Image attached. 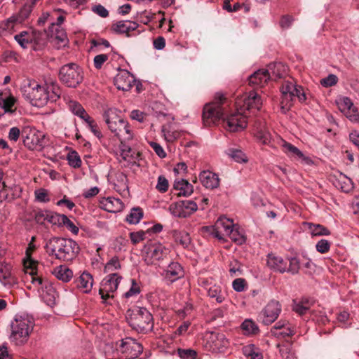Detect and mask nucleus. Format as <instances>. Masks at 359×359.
<instances>
[{
  "instance_id": "obj_1",
  "label": "nucleus",
  "mask_w": 359,
  "mask_h": 359,
  "mask_svg": "<svg viewBox=\"0 0 359 359\" xmlns=\"http://www.w3.org/2000/svg\"><path fill=\"white\" fill-rule=\"evenodd\" d=\"M23 96L36 107L45 106L49 101L55 102L61 95V90L55 83L39 84L35 81H28L22 88Z\"/></svg>"
},
{
  "instance_id": "obj_2",
  "label": "nucleus",
  "mask_w": 359,
  "mask_h": 359,
  "mask_svg": "<svg viewBox=\"0 0 359 359\" xmlns=\"http://www.w3.org/2000/svg\"><path fill=\"white\" fill-rule=\"evenodd\" d=\"M47 252L56 259L69 261L75 257L78 252L77 243L72 240L64 238H52L46 245Z\"/></svg>"
},
{
  "instance_id": "obj_3",
  "label": "nucleus",
  "mask_w": 359,
  "mask_h": 359,
  "mask_svg": "<svg viewBox=\"0 0 359 359\" xmlns=\"http://www.w3.org/2000/svg\"><path fill=\"white\" fill-rule=\"evenodd\" d=\"M11 326L10 339L15 345L20 346L27 341L33 330L34 322L28 315H16Z\"/></svg>"
},
{
  "instance_id": "obj_4",
  "label": "nucleus",
  "mask_w": 359,
  "mask_h": 359,
  "mask_svg": "<svg viewBox=\"0 0 359 359\" xmlns=\"http://www.w3.org/2000/svg\"><path fill=\"white\" fill-rule=\"evenodd\" d=\"M104 118L109 130L121 140H130L133 134L128 123L122 118L115 109H109L104 113Z\"/></svg>"
},
{
  "instance_id": "obj_5",
  "label": "nucleus",
  "mask_w": 359,
  "mask_h": 359,
  "mask_svg": "<svg viewBox=\"0 0 359 359\" xmlns=\"http://www.w3.org/2000/svg\"><path fill=\"white\" fill-rule=\"evenodd\" d=\"M227 100L222 93H217L212 102L206 104L203 107V121L206 126L215 124L224 118Z\"/></svg>"
},
{
  "instance_id": "obj_6",
  "label": "nucleus",
  "mask_w": 359,
  "mask_h": 359,
  "mask_svg": "<svg viewBox=\"0 0 359 359\" xmlns=\"http://www.w3.org/2000/svg\"><path fill=\"white\" fill-rule=\"evenodd\" d=\"M280 109L284 114L288 111L292 106L294 97H297L301 102L306 100V94L302 87L294 85L292 81H284L280 88Z\"/></svg>"
},
{
  "instance_id": "obj_7",
  "label": "nucleus",
  "mask_w": 359,
  "mask_h": 359,
  "mask_svg": "<svg viewBox=\"0 0 359 359\" xmlns=\"http://www.w3.org/2000/svg\"><path fill=\"white\" fill-rule=\"evenodd\" d=\"M22 137L24 145L29 150L40 151L50 144L48 137L34 128H25L22 130Z\"/></svg>"
},
{
  "instance_id": "obj_8",
  "label": "nucleus",
  "mask_w": 359,
  "mask_h": 359,
  "mask_svg": "<svg viewBox=\"0 0 359 359\" xmlns=\"http://www.w3.org/2000/svg\"><path fill=\"white\" fill-rule=\"evenodd\" d=\"M128 323L137 332H145L153 327L152 315L146 308L136 307L132 310Z\"/></svg>"
},
{
  "instance_id": "obj_9",
  "label": "nucleus",
  "mask_w": 359,
  "mask_h": 359,
  "mask_svg": "<svg viewBox=\"0 0 359 359\" xmlns=\"http://www.w3.org/2000/svg\"><path fill=\"white\" fill-rule=\"evenodd\" d=\"M59 79L67 86L76 88L83 81V72L76 64L69 63L60 69Z\"/></svg>"
},
{
  "instance_id": "obj_10",
  "label": "nucleus",
  "mask_w": 359,
  "mask_h": 359,
  "mask_svg": "<svg viewBox=\"0 0 359 359\" xmlns=\"http://www.w3.org/2000/svg\"><path fill=\"white\" fill-rule=\"evenodd\" d=\"M234 224L232 219L226 217H220L215 222V225L210 227H205V229L211 235L217 238L219 241H225V237L231 233Z\"/></svg>"
},
{
  "instance_id": "obj_11",
  "label": "nucleus",
  "mask_w": 359,
  "mask_h": 359,
  "mask_svg": "<svg viewBox=\"0 0 359 359\" xmlns=\"http://www.w3.org/2000/svg\"><path fill=\"white\" fill-rule=\"evenodd\" d=\"M168 210L174 217L185 218L194 213L198 210V205L191 200H184L170 204Z\"/></svg>"
},
{
  "instance_id": "obj_12",
  "label": "nucleus",
  "mask_w": 359,
  "mask_h": 359,
  "mask_svg": "<svg viewBox=\"0 0 359 359\" xmlns=\"http://www.w3.org/2000/svg\"><path fill=\"white\" fill-rule=\"evenodd\" d=\"M262 102L260 97L256 92L251 91L249 93L244 94L236 100V105L241 111L246 114L245 111L257 110L259 111L262 107Z\"/></svg>"
},
{
  "instance_id": "obj_13",
  "label": "nucleus",
  "mask_w": 359,
  "mask_h": 359,
  "mask_svg": "<svg viewBox=\"0 0 359 359\" xmlns=\"http://www.w3.org/2000/svg\"><path fill=\"white\" fill-rule=\"evenodd\" d=\"M35 245L29 243L26 250V259H24V266L25 273L29 277V280L32 284L41 285L42 278L37 275L36 267L38 262L31 258V254L34 250Z\"/></svg>"
},
{
  "instance_id": "obj_14",
  "label": "nucleus",
  "mask_w": 359,
  "mask_h": 359,
  "mask_svg": "<svg viewBox=\"0 0 359 359\" xmlns=\"http://www.w3.org/2000/svg\"><path fill=\"white\" fill-rule=\"evenodd\" d=\"M169 253V248L161 243H155L147 247L144 261L147 265L155 264L156 262L166 258Z\"/></svg>"
},
{
  "instance_id": "obj_15",
  "label": "nucleus",
  "mask_w": 359,
  "mask_h": 359,
  "mask_svg": "<svg viewBox=\"0 0 359 359\" xmlns=\"http://www.w3.org/2000/svg\"><path fill=\"white\" fill-rule=\"evenodd\" d=\"M118 351L126 359H135L142 353L143 347L141 344L137 342L134 339L126 337L121 341Z\"/></svg>"
},
{
  "instance_id": "obj_16",
  "label": "nucleus",
  "mask_w": 359,
  "mask_h": 359,
  "mask_svg": "<svg viewBox=\"0 0 359 359\" xmlns=\"http://www.w3.org/2000/svg\"><path fill=\"white\" fill-rule=\"evenodd\" d=\"M247 114L238 108L237 111L228 116L224 121L226 123V128L230 132H238L245 129L247 126Z\"/></svg>"
},
{
  "instance_id": "obj_17",
  "label": "nucleus",
  "mask_w": 359,
  "mask_h": 359,
  "mask_svg": "<svg viewBox=\"0 0 359 359\" xmlns=\"http://www.w3.org/2000/svg\"><path fill=\"white\" fill-rule=\"evenodd\" d=\"M121 278V276L116 273H112L104 278L100 289V294L102 299H107L113 297V294L117 290Z\"/></svg>"
},
{
  "instance_id": "obj_18",
  "label": "nucleus",
  "mask_w": 359,
  "mask_h": 359,
  "mask_svg": "<svg viewBox=\"0 0 359 359\" xmlns=\"http://www.w3.org/2000/svg\"><path fill=\"white\" fill-rule=\"evenodd\" d=\"M205 347L212 352H223L229 341L222 333L210 332L205 336Z\"/></svg>"
},
{
  "instance_id": "obj_19",
  "label": "nucleus",
  "mask_w": 359,
  "mask_h": 359,
  "mask_svg": "<svg viewBox=\"0 0 359 359\" xmlns=\"http://www.w3.org/2000/svg\"><path fill=\"white\" fill-rule=\"evenodd\" d=\"M281 312V305L276 300L270 301L261 313L262 322L265 325L273 323Z\"/></svg>"
},
{
  "instance_id": "obj_20",
  "label": "nucleus",
  "mask_w": 359,
  "mask_h": 359,
  "mask_svg": "<svg viewBox=\"0 0 359 359\" xmlns=\"http://www.w3.org/2000/svg\"><path fill=\"white\" fill-rule=\"evenodd\" d=\"M278 144L282 148L284 153L290 157L301 160L302 162L309 164L311 162L310 158L306 156L297 147L285 140L278 138Z\"/></svg>"
},
{
  "instance_id": "obj_21",
  "label": "nucleus",
  "mask_w": 359,
  "mask_h": 359,
  "mask_svg": "<svg viewBox=\"0 0 359 359\" xmlns=\"http://www.w3.org/2000/svg\"><path fill=\"white\" fill-rule=\"evenodd\" d=\"M43 283L41 285L34 284L37 287L38 290H41V295L44 302L49 306L55 304L57 293L52 284L47 281H44L42 278Z\"/></svg>"
},
{
  "instance_id": "obj_22",
  "label": "nucleus",
  "mask_w": 359,
  "mask_h": 359,
  "mask_svg": "<svg viewBox=\"0 0 359 359\" xmlns=\"http://www.w3.org/2000/svg\"><path fill=\"white\" fill-rule=\"evenodd\" d=\"M253 133L255 137L263 144H270L271 134L269 132L266 122L264 120L257 119L254 124Z\"/></svg>"
},
{
  "instance_id": "obj_23",
  "label": "nucleus",
  "mask_w": 359,
  "mask_h": 359,
  "mask_svg": "<svg viewBox=\"0 0 359 359\" xmlns=\"http://www.w3.org/2000/svg\"><path fill=\"white\" fill-rule=\"evenodd\" d=\"M134 81L133 76L127 70L120 71L114 78V85L123 91L129 90Z\"/></svg>"
},
{
  "instance_id": "obj_24",
  "label": "nucleus",
  "mask_w": 359,
  "mask_h": 359,
  "mask_svg": "<svg viewBox=\"0 0 359 359\" xmlns=\"http://www.w3.org/2000/svg\"><path fill=\"white\" fill-rule=\"evenodd\" d=\"M266 264L271 270L276 272L283 273L287 269V260L273 253L267 255Z\"/></svg>"
},
{
  "instance_id": "obj_25",
  "label": "nucleus",
  "mask_w": 359,
  "mask_h": 359,
  "mask_svg": "<svg viewBox=\"0 0 359 359\" xmlns=\"http://www.w3.org/2000/svg\"><path fill=\"white\" fill-rule=\"evenodd\" d=\"M16 99L11 95L0 93V118L5 114H13L15 111Z\"/></svg>"
},
{
  "instance_id": "obj_26",
  "label": "nucleus",
  "mask_w": 359,
  "mask_h": 359,
  "mask_svg": "<svg viewBox=\"0 0 359 359\" xmlns=\"http://www.w3.org/2000/svg\"><path fill=\"white\" fill-rule=\"evenodd\" d=\"M100 207L109 212H118L123 209L124 204L119 198L107 197L100 200Z\"/></svg>"
},
{
  "instance_id": "obj_27",
  "label": "nucleus",
  "mask_w": 359,
  "mask_h": 359,
  "mask_svg": "<svg viewBox=\"0 0 359 359\" xmlns=\"http://www.w3.org/2000/svg\"><path fill=\"white\" fill-rule=\"evenodd\" d=\"M199 180L207 189H214L219 185V178L218 175L210 170H204L199 175Z\"/></svg>"
},
{
  "instance_id": "obj_28",
  "label": "nucleus",
  "mask_w": 359,
  "mask_h": 359,
  "mask_svg": "<svg viewBox=\"0 0 359 359\" xmlns=\"http://www.w3.org/2000/svg\"><path fill=\"white\" fill-rule=\"evenodd\" d=\"M271 79V76L264 69H259L249 77V83L252 86L262 88Z\"/></svg>"
},
{
  "instance_id": "obj_29",
  "label": "nucleus",
  "mask_w": 359,
  "mask_h": 359,
  "mask_svg": "<svg viewBox=\"0 0 359 359\" xmlns=\"http://www.w3.org/2000/svg\"><path fill=\"white\" fill-rule=\"evenodd\" d=\"M183 274L182 268L177 262H171L163 273L165 278L170 282L178 280L183 276Z\"/></svg>"
},
{
  "instance_id": "obj_30",
  "label": "nucleus",
  "mask_w": 359,
  "mask_h": 359,
  "mask_svg": "<svg viewBox=\"0 0 359 359\" xmlns=\"http://www.w3.org/2000/svg\"><path fill=\"white\" fill-rule=\"evenodd\" d=\"M138 27V24L133 21L122 20L114 23L111 26L113 32L118 34H128L135 31Z\"/></svg>"
},
{
  "instance_id": "obj_31",
  "label": "nucleus",
  "mask_w": 359,
  "mask_h": 359,
  "mask_svg": "<svg viewBox=\"0 0 359 359\" xmlns=\"http://www.w3.org/2000/svg\"><path fill=\"white\" fill-rule=\"evenodd\" d=\"M266 70L271 76V79H278L283 78L287 72V67L282 62L270 64Z\"/></svg>"
},
{
  "instance_id": "obj_32",
  "label": "nucleus",
  "mask_w": 359,
  "mask_h": 359,
  "mask_svg": "<svg viewBox=\"0 0 359 359\" xmlns=\"http://www.w3.org/2000/svg\"><path fill=\"white\" fill-rule=\"evenodd\" d=\"M21 188L17 185L8 186L0 189V199L1 201H11L20 196Z\"/></svg>"
},
{
  "instance_id": "obj_33",
  "label": "nucleus",
  "mask_w": 359,
  "mask_h": 359,
  "mask_svg": "<svg viewBox=\"0 0 359 359\" xmlns=\"http://www.w3.org/2000/svg\"><path fill=\"white\" fill-rule=\"evenodd\" d=\"M120 156L123 161H126L128 165H134L139 161L140 154L130 147L123 144L121 147Z\"/></svg>"
},
{
  "instance_id": "obj_34",
  "label": "nucleus",
  "mask_w": 359,
  "mask_h": 359,
  "mask_svg": "<svg viewBox=\"0 0 359 359\" xmlns=\"http://www.w3.org/2000/svg\"><path fill=\"white\" fill-rule=\"evenodd\" d=\"M76 287L84 293L89 292L93 284V276L87 272H83L76 280Z\"/></svg>"
},
{
  "instance_id": "obj_35",
  "label": "nucleus",
  "mask_w": 359,
  "mask_h": 359,
  "mask_svg": "<svg viewBox=\"0 0 359 359\" xmlns=\"http://www.w3.org/2000/svg\"><path fill=\"white\" fill-rule=\"evenodd\" d=\"M202 284L207 290L208 294L210 298H215L218 303H222L224 300V293L219 285H213L209 286L206 280H202Z\"/></svg>"
},
{
  "instance_id": "obj_36",
  "label": "nucleus",
  "mask_w": 359,
  "mask_h": 359,
  "mask_svg": "<svg viewBox=\"0 0 359 359\" xmlns=\"http://www.w3.org/2000/svg\"><path fill=\"white\" fill-rule=\"evenodd\" d=\"M304 227L308 229L312 236H323L330 235V231L321 224L304 222Z\"/></svg>"
},
{
  "instance_id": "obj_37",
  "label": "nucleus",
  "mask_w": 359,
  "mask_h": 359,
  "mask_svg": "<svg viewBox=\"0 0 359 359\" xmlns=\"http://www.w3.org/2000/svg\"><path fill=\"white\" fill-rule=\"evenodd\" d=\"M52 273L63 282H69L73 277V272L65 265H60L53 269Z\"/></svg>"
},
{
  "instance_id": "obj_38",
  "label": "nucleus",
  "mask_w": 359,
  "mask_h": 359,
  "mask_svg": "<svg viewBox=\"0 0 359 359\" xmlns=\"http://www.w3.org/2000/svg\"><path fill=\"white\" fill-rule=\"evenodd\" d=\"M113 184L116 191L119 193L127 191L128 189L127 176L122 172L115 173Z\"/></svg>"
},
{
  "instance_id": "obj_39",
  "label": "nucleus",
  "mask_w": 359,
  "mask_h": 359,
  "mask_svg": "<svg viewBox=\"0 0 359 359\" xmlns=\"http://www.w3.org/2000/svg\"><path fill=\"white\" fill-rule=\"evenodd\" d=\"M173 187L175 190L179 191V193H177L179 196H189L194 191L193 186L184 180L175 181Z\"/></svg>"
},
{
  "instance_id": "obj_40",
  "label": "nucleus",
  "mask_w": 359,
  "mask_h": 359,
  "mask_svg": "<svg viewBox=\"0 0 359 359\" xmlns=\"http://www.w3.org/2000/svg\"><path fill=\"white\" fill-rule=\"evenodd\" d=\"M228 236L232 241L238 245H242L245 242V236L243 230L235 224L231 229V233H229Z\"/></svg>"
},
{
  "instance_id": "obj_41",
  "label": "nucleus",
  "mask_w": 359,
  "mask_h": 359,
  "mask_svg": "<svg viewBox=\"0 0 359 359\" xmlns=\"http://www.w3.org/2000/svg\"><path fill=\"white\" fill-rule=\"evenodd\" d=\"M173 237L175 241L184 248H188L191 243L190 236L186 231H174Z\"/></svg>"
},
{
  "instance_id": "obj_42",
  "label": "nucleus",
  "mask_w": 359,
  "mask_h": 359,
  "mask_svg": "<svg viewBox=\"0 0 359 359\" xmlns=\"http://www.w3.org/2000/svg\"><path fill=\"white\" fill-rule=\"evenodd\" d=\"M243 332L245 335L256 334L259 332L257 324L250 319L245 320L241 325Z\"/></svg>"
},
{
  "instance_id": "obj_43",
  "label": "nucleus",
  "mask_w": 359,
  "mask_h": 359,
  "mask_svg": "<svg viewBox=\"0 0 359 359\" xmlns=\"http://www.w3.org/2000/svg\"><path fill=\"white\" fill-rule=\"evenodd\" d=\"M15 41L23 48H27L32 41V35L28 32H21L14 36Z\"/></svg>"
},
{
  "instance_id": "obj_44",
  "label": "nucleus",
  "mask_w": 359,
  "mask_h": 359,
  "mask_svg": "<svg viewBox=\"0 0 359 359\" xmlns=\"http://www.w3.org/2000/svg\"><path fill=\"white\" fill-rule=\"evenodd\" d=\"M33 6L29 3H26L23 5L22 8L20 10L19 13L17 15H13L17 20L18 24L22 23L25 21L28 17L29 16Z\"/></svg>"
},
{
  "instance_id": "obj_45",
  "label": "nucleus",
  "mask_w": 359,
  "mask_h": 359,
  "mask_svg": "<svg viewBox=\"0 0 359 359\" xmlns=\"http://www.w3.org/2000/svg\"><path fill=\"white\" fill-rule=\"evenodd\" d=\"M17 22L16 19L13 15L6 20L0 22V35H5L6 32H11L13 30Z\"/></svg>"
},
{
  "instance_id": "obj_46",
  "label": "nucleus",
  "mask_w": 359,
  "mask_h": 359,
  "mask_svg": "<svg viewBox=\"0 0 359 359\" xmlns=\"http://www.w3.org/2000/svg\"><path fill=\"white\" fill-rule=\"evenodd\" d=\"M226 154L237 163H246L247 156L240 149L230 148L226 151Z\"/></svg>"
},
{
  "instance_id": "obj_47",
  "label": "nucleus",
  "mask_w": 359,
  "mask_h": 359,
  "mask_svg": "<svg viewBox=\"0 0 359 359\" xmlns=\"http://www.w3.org/2000/svg\"><path fill=\"white\" fill-rule=\"evenodd\" d=\"M143 217V211L140 208H133L126 217V221L131 224L140 222Z\"/></svg>"
},
{
  "instance_id": "obj_48",
  "label": "nucleus",
  "mask_w": 359,
  "mask_h": 359,
  "mask_svg": "<svg viewBox=\"0 0 359 359\" xmlns=\"http://www.w3.org/2000/svg\"><path fill=\"white\" fill-rule=\"evenodd\" d=\"M69 108L74 114L80 117L83 120L86 118V116H88L81 104L75 101H71L69 103Z\"/></svg>"
},
{
  "instance_id": "obj_49",
  "label": "nucleus",
  "mask_w": 359,
  "mask_h": 359,
  "mask_svg": "<svg viewBox=\"0 0 359 359\" xmlns=\"http://www.w3.org/2000/svg\"><path fill=\"white\" fill-rule=\"evenodd\" d=\"M337 320L343 328H349L352 325L350 313L346 311H340L337 314Z\"/></svg>"
},
{
  "instance_id": "obj_50",
  "label": "nucleus",
  "mask_w": 359,
  "mask_h": 359,
  "mask_svg": "<svg viewBox=\"0 0 359 359\" xmlns=\"http://www.w3.org/2000/svg\"><path fill=\"white\" fill-rule=\"evenodd\" d=\"M0 281L4 285H11L14 282V279L6 266H0Z\"/></svg>"
},
{
  "instance_id": "obj_51",
  "label": "nucleus",
  "mask_w": 359,
  "mask_h": 359,
  "mask_svg": "<svg viewBox=\"0 0 359 359\" xmlns=\"http://www.w3.org/2000/svg\"><path fill=\"white\" fill-rule=\"evenodd\" d=\"M65 217V215H61L52 211H49L47 222L53 226H62V222Z\"/></svg>"
},
{
  "instance_id": "obj_52",
  "label": "nucleus",
  "mask_w": 359,
  "mask_h": 359,
  "mask_svg": "<svg viewBox=\"0 0 359 359\" xmlns=\"http://www.w3.org/2000/svg\"><path fill=\"white\" fill-rule=\"evenodd\" d=\"M121 263L117 257L110 259L104 266V272L113 273V271L121 269Z\"/></svg>"
},
{
  "instance_id": "obj_53",
  "label": "nucleus",
  "mask_w": 359,
  "mask_h": 359,
  "mask_svg": "<svg viewBox=\"0 0 359 359\" xmlns=\"http://www.w3.org/2000/svg\"><path fill=\"white\" fill-rule=\"evenodd\" d=\"M141 292L140 284L135 279L131 280V286L128 291L124 293L123 297L125 298H130L136 297Z\"/></svg>"
},
{
  "instance_id": "obj_54",
  "label": "nucleus",
  "mask_w": 359,
  "mask_h": 359,
  "mask_svg": "<svg viewBox=\"0 0 359 359\" xmlns=\"http://www.w3.org/2000/svg\"><path fill=\"white\" fill-rule=\"evenodd\" d=\"M83 121L87 123L91 132L98 138L102 137V133L95 121L88 115Z\"/></svg>"
},
{
  "instance_id": "obj_55",
  "label": "nucleus",
  "mask_w": 359,
  "mask_h": 359,
  "mask_svg": "<svg viewBox=\"0 0 359 359\" xmlns=\"http://www.w3.org/2000/svg\"><path fill=\"white\" fill-rule=\"evenodd\" d=\"M67 159L69 165L73 168H79L81 165V158L75 151H70L67 155Z\"/></svg>"
},
{
  "instance_id": "obj_56",
  "label": "nucleus",
  "mask_w": 359,
  "mask_h": 359,
  "mask_svg": "<svg viewBox=\"0 0 359 359\" xmlns=\"http://www.w3.org/2000/svg\"><path fill=\"white\" fill-rule=\"evenodd\" d=\"M162 133L165 140L168 142H172L180 137V133L177 130L163 128Z\"/></svg>"
},
{
  "instance_id": "obj_57",
  "label": "nucleus",
  "mask_w": 359,
  "mask_h": 359,
  "mask_svg": "<svg viewBox=\"0 0 359 359\" xmlns=\"http://www.w3.org/2000/svg\"><path fill=\"white\" fill-rule=\"evenodd\" d=\"M177 354L181 359H196L197 352L191 348H178Z\"/></svg>"
},
{
  "instance_id": "obj_58",
  "label": "nucleus",
  "mask_w": 359,
  "mask_h": 359,
  "mask_svg": "<svg viewBox=\"0 0 359 359\" xmlns=\"http://www.w3.org/2000/svg\"><path fill=\"white\" fill-rule=\"evenodd\" d=\"M331 247V242L326 239H320L316 244V250L321 253L325 254L330 251Z\"/></svg>"
},
{
  "instance_id": "obj_59",
  "label": "nucleus",
  "mask_w": 359,
  "mask_h": 359,
  "mask_svg": "<svg viewBox=\"0 0 359 359\" xmlns=\"http://www.w3.org/2000/svg\"><path fill=\"white\" fill-rule=\"evenodd\" d=\"M338 105L339 109L343 112L351 111V109L353 107V104L351 100L347 97H344L341 98L338 102Z\"/></svg>"
},
{
  "instance_id": "obj_60",
  "label": "nucleus",
  "mask_w": 359,
  "mask_h": 359,
  "mask_svg": "<svg viewBox=\"0 0 359 359\" xmlns=\"http://www.w3.org/2000/svg\"><path fill=\"white\" fill-rule=\"evenodd\" d=\"M294 334V330L293 327L291 326L290 323L287 324L284 327L279 330L278 332H275V337L278 338H285L287 337H291Z\"/></svg>"
},
{
  "instance_id": "obj_61",
  "label": "nucleus",
  "mask_w": 359,
  "mask_h": 359,
  "mask_svg": "<svg viewBox=\"0 0 359 359\" xmlns=\"http://www.w3.org/2000/svg\"><path fill=\"white\" fill-rule=\"evenodd\" d=\"M169 187L168 180L163 175L158 177L156 189L161 193H165L168 191Z\"/></svg>"
},
{
  "instance_id": "obj_62",
  "label": "nucleus",
  "mask_w": 359,
  "mask_h": 359,
  "mask_svg": "<svg viewBox=\"0 0 359 359\" xmlns=\"http://www.w3.org/2000/svg\"><path fill=\"white\" fill-rule=\"evenodd\" d=\"M300 268L299 261L296 257H292L289 259L287 271L292 274H296L299 272Z\"/></svg>"
},
{
  "instance_id": "obj_63",
  "label": "nucleus",
  "mask_w": 359,
  "mask_h": 359,
  "mask_svg": "<svg viewBox=\"0 0 359 359\" xmlns=\"http://www.w3.org/2000/svg\"><path fill=\"white\" fill-rule=\"evenodd\" d=\"M338 82V78L334 74H329L327 77L320 80V84L324 87H331L336 85Z\"/></svg>"
},
{
  "instance_id": "obj_64",
  "label": "nucleus",
  "mask_w": 359,
  "mask_h": 359,
  "mask_svg": "<svg viewBox=\"0 0 359 359\" xmlns=\"http://www.w3.org/2000/svg\"><path fill=\"white\" fill-rule=\"evenodd\" d=\"M49 211L50 210H40L36 211L34 214V219L36 222L40 224H43L45 222H47Z\"/></svg>"
}]
</instances>
